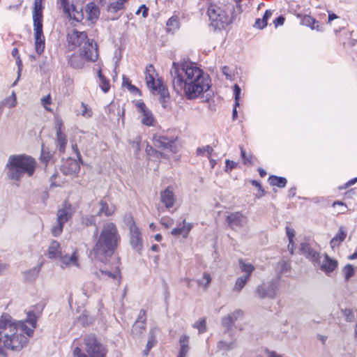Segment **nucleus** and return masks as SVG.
Instances as JSON below:
<instances>
[{"mask_svg":"<svg viewBox=\"0 0 357 357\" xmlns=\"http://www.w3.org/2000/svg\"><path fill=\"white\" fill-rule=\"evenodd\" d=\"M81 108H82L81 114L82 116H84L85 118L91 117V116L93 114V112H92L91 109L88 107L87 105H86L83 102H81Z\"/></svg>","mask_w":357,"mask_h":357,"instance_id":"de8ad7c7","label":"nucleus"},{"mask_svg":"<svg viewBox=\"0 0 357 357\" xmlns=\"http://www.w3.org/2000/svg\"><path fill=\"white\" fill-rule=\"evenodd\" d=\"M192 228V225L183 220L182 223H179L176 228L172 230L171 234L175 236L182 235L183 237L186 238Z\"/></svg>","mask_w":357,"mask_h":357,"instance_id":"aec40b11","label":"nucleus"},{"mask_svg":"<svg viewBox=\"0 0 357 357\" xmlns=\"http://www.w3.org/2000/svg\"><path fill=\"white\" fill-rule=\"evenodd\" d=\"M136 106L139 109V112L142 114V123L146 126H152L154 123V117L149 109L146 105L143 102H139L136 104Z\"/></svg>","mask_w":357,"mask_h":357,"instance_id":"2eb2a0df","label":"nucleus"},{"mask_svg":"<svg viewBox=\"0 0 357 357\" xmlns=\"http://www.w3.org/2000/svg\"><path fill=\"white\" fill-rule=\"evenodd\" d=\"M96 218L95 215H84L82 216L81 218L82 224L89 227L96 225Z\"/></svg>","mask_w":357,"mask_h":357,"instance_id":"a18cd8bd","label":"nucleus"},{"mask_svg":"<svg viewBox=\"0 0 357 357\" xmlns=\"http://www.w3.org/2000/svg\"><path fill=\"white\" fill-rule=\"evenodd\" d=\"M278 287L277 282L270 281L258 285L255 290V294L260 298H274L276 296Z\"/></svg>","mask_w":357,"mask_h":357,"instance_id":"6e6552de","label":"nucleus"},{"mask_svg":"<svg viewBox=\"0 0 357 357\" xmlns=\"http://www.w3.org/2000/svg\"><path fill=\"white\" fill-rule=\"evenodd\" d=\"M79 53L87 61L94 62L98 58V45L93 40L88 38L79 48Z\"/></svg>","mask_w":357,"mask_h":357,"instance_id":"1a4fd4ad","label":"nucleus"},{"mask_svg":"<svg viewBox=\"0 0 357 357\" xmlns=\"http://www.w3.org/2000/svg\"><path fill=\"white\" fill-rule=\"evenodd\" d=\"M234 323L231 316L227 315L222 319V324L227 330H229Z\"/></svg>","mask_w":357,"mask_h":357,"instance_id":"3c124183","label":"nucleus"},{"mask_svg":"<svg viewBox=\"0 0 357 357\" xmlns=\"http://www.w3.org/2000/svg\"><path fill=\"white\" fill-rule=\"evenodd\" d=\"M222 73L225 75L226 79H231L234 75L233 72L230 70L228 66H223L222 68Z\"/></svg>","mask_w":357,"mask_h":357,"instance_id":"bf43d9fd","label":"nucleus"},{"mask_svg":"<svg viewBox=\"0 0 357 357\" xmlns=\"http://www.w3.org/2000/svg\"><path fill=\"white\" fill-rule=\"evenodd\" d=\"M241 154L245 164L251 163V155H247L243 147H241Z\"/></svg>","mask_w":357,"mask_h":357,"instance_id":"680f3d73","label":"nucleus"},{"mask_svg":"<svg viewBox=\"0 0 357 357\" xmlns=\"http://www.w3.org/2000/svg\"><path fill=\"white\" fill-rule=\"evenodd\" d=\"M243 314V312L241 310H236L232 313L229 314V316L232 317V320L235 322L239 317H242Z\"/></svg>","mask_w":357,"mask_h":357,"instance_id":"052dcab7","label":"nucleus"},{"mask_svg":"<svg viewBox=\"0 0 357 357\" xmlns=\"http://www.w3.org/2000/svg\"><path fill=\"white\" fill-rule=\"evenodd\" d=\"M268 181L271 185L278 188H284L287 182L284 177L277 176H270Z\"/></svg>","mask_w":357,"mask_h":357,"instance_id":"e433bc0d","label":"nucleus"},{"mask_svg":"<svg viewBox=\"0 0 357 357\" xmlns=\"http://www.w3.org/2000/svg\"><path fill=\"white\" fill-rule=\"evenodd\" d=\"M160 200L167 209L174 206L176 201V197L172 186L167 187L164 190L160 192Z\"/></svg>","mask_w":357,"mask_h":357,"instance_id":"4468645a","label":"nucleus"},{"mask_svg":"<svg viewBox=\"0 0 357 357\" xmlns=\"http://www.w3.org/2000/svg\"><path fill=\"white\" fill-rule=\"evenodd\" d=\"M213 149L210 146H206L203 147H199L197 149V155H204L205 153H207V156L208 157L211 153L213 152Z\"/></svg>","mask_w":357,"mask_h":357,"instance_id":"603ef678","label":"nucleus"},{"mask_svg":"<svg viewBox=\"0 0 357 357\" xmlns=\"http://www.w3.org/2000/svg\"><path fill=\"white\" fill-rule=\"evenodd\" d=\"M127 0H116L110 3L107 7V11L111 13H116L123 8L124 3Z\"/></svg>","mask_w":357,"mask_h":357,"instance_id":"4c0bfd02","label":"nucleus"},{"mask_svg":"<svg viewBox=\"0 0 357 357\" xmlns=\"http://www.w3.org/2000/svg\"><path fill=\"white\" fill-rule=\"evenodd\" d=\"M300 252L314 266L320 264L321 255L319 251V245L316 242L310 240L302 242L300 244Z\"/></svg>","mask_w":357,"mask_h":357,"instance_id":"423d86ee","label":"nucleus"},{"mask_svg":"<svg viewBox=\"0 0 357 357\" xmlns=\"http://www.w3.org/2000/svg\"><path fill=\"white\" fill-rule=\"evenodd\" d=\"M153 92H156L160 95V102L165 103L166 100L169 98V91L167 88L162 84V80L157 79V84L154 88L151 89Z\"/></svg>","mask_w":357,"mask_h":357,"instance_id":"5701e85b","label":"nucleus"},{"mask_svg":"<svg viewBox=\"0 0 357 357\" xmlns=\"http://www.w3.org/2000/svg\"><path fill=\"white\" fill-rule=\"evenodd\" d=\"M88 38L85 31H79L76 29H73L67 34L68 48L70 50H73L77 47L80 48Z\"/></svg>","mask_w":357,"mask_h":357,"instance_id":"9d476101","label":"nucleus"},{"mask_svg":"<svg viewBox=\"0 0 357 357\" xmlns=\"http://www.w3.org/2000/svg\"><path fill=\"white\" fill-rule=\"evenodd\" d=\"M167 30L168 32L174 33L180 27L179 17L176 15H174L167 22Z\"/></svg>","mask_w":357,"mask_h":357,"instance_id":"2f4dec72","label":"nucleus"},{"mask_svg":"<svg viewBox=\"0 0 357 357\" xmlns=\"http://www.w3.org/2000/svg\"><path fill=\"white\" fill-rule=\"evenodd\" d=\"M342 313L343 316L345 317V320L348 322H351L354 321L355 317L354 314L351 309H344L342 310Z\"/></svg>","mask_w":357,"mask_h":357,"instance_id":"09e8293b","label":"nucleus"},{"mask_svg":"<svg viewBox=\"0 0 357 357\" xmlns=\"http://www.w3.org/2000/svg\"><path fill=\"white\" fill-rule=\"evenodd\" d=\"M61 255V249L59 242L52 241L48 248L47 255L50 259H56Z\"/></svg>","mask_w":357,"mask_h":357,"instance_id":"a878e982","label":"nucleus"},{"mask_svg":"<svg viewBox=\"0 0 357 357\" xmlns=\"http://www.w3.org/2000/svg\"><path fill=\"white\" fill-rule=\"evenodd\" d=\"M36 327V317L29 312L25 322H16L8 314L0 317V336H2L3 347L9 350L19 351L28 343Z\"/></svg>","mask_w":357,"mask_h":357,"instance_id":"f03ea898","label":"nucleus"},{"mask_svg":"<svg viewBox=\"0 0 357 357\" xmlns=\"http://www.w3.org/2000/svg\"><path fill=\"white\" fill-rule=\"evenodd\" d=\"M35 47L38 54H40L45 50V36L43 32V24H33Z\"/></svg>","mask_w":357,"mask_h":357,"instance_id":"ddd939ff","label":"nucleus"},{"mask_svg":"<svg viewBox=\"0 0 357 357\" xmlns=\"http://www.w3.org/2000/svg\"><path fill=\"white\" fill-rule=\"evenodd\" d=\"M337 266V262L335 259H331L327 255H325L324 259L322 261H320V264L316 267H319L320 269L328 274L333 272Z\"/></svg>","mask_w":357,"mask_h":357,"instance_id":"6ab92c4d","label":"nucleus"},{"mask_svg":"<svg viewBox=\"0 0 357 357\" xmlns=\"http://www.w3.org/2000/svg\"><path fill=\"white\" fill-rule=\"evenodd\" d=\"M226 221L232 229H236L244 227L248 222V218L241 212H235L229 214Z\"/></svg>","mask_w":357,"mask_h":357,"instance_id":"f8f14e48","label":"nucleus"},{"mask_svg":"<svg viewBox=\"0 0 357 357\" xmlns=\"http://www.w3.org/2000/svg\"><path fill=\"white\" fill-rule=\"evenodd\" d=\"M238 264H239V267H240L241 270L243 272L245 273V274L244 275H248V278L250 279L252 273L255 269V266L250 263L245 262V261H244L242 259H240L238 260Z\"/></svg>","mask_w":357,"mask_h":357,"instance_id":"72a5a7b5","label":"nucleus"},{"mask_svg":"<svg viewBox=\"0 0 357 357\" xmlns=\"http://www.w3.org/2000/svg\"><path fill=\"white\" fill-rule=\"evenodd\" d=\"M347 234L343 230L342 227L339 229V232L331 239L330 244L333 248L338 246L346 238Z\"/></svg>","mask_w":357,"mask_h":357,"instance_id":"f704fd0d","label":"nucleus"},{"mask_svg":"<svg viewBox=\"0 0 357 357\" xmlns=\"http://www.w3.org/2000/svg\"><path fill=\"white\" fill-rule=\"evenodd\" d=\"M251 183H252V184L253 185L259 188V191L261 192V194L259 196V197H261L264 196V190L262 189V187H261V184L258 181H255V180L252 181Z\"/></svg>","mask_w":357,"mask_h":357,"instance_id":"338daca9","label":"nucleus"},{"mask_svg":"<svg viewBox=\"0 0 357 357\" xmlns=\"http://www.w3.org/2000/svg\"><path fill=\"white\" fill-rule=\"evenodd\" d=\"M234 5L229 0H211L207 15L215 29H222L232 22Z\"/></svg>","mask_w":357,"mask_h":357,"instance_id":"39448f33","label":"nucleus"},{"mask_svg":"<svg viewBox=\"0 0 357 357\" xmlns=\"http://www.w3.org/2000/svg\"><path fill=\"white\" fill-rule=\"evenodd\" d=\"M236 165H237L236 162H235L232 160H226L225 171L226 172H229L234 168H235L236 167Z\"/></svg>","mask_w":357,"mask_h":357,"instance_id":"4d7b16f0","label":"nucleus"},{"mask_svg":"<svg viewBox=\"0 0 357 357\" xmlns=\"http://www.w3.org/2000/svg\"><path fill=\"white\" fill-rule=\"evenodd\" d=\"M84 58L79 54H73L70 56L68 63L71 67L75 69H82L84 66Z\"/></svg>","mask_w":357,"mask_h":357,"instance_id":"bb28decb","label":"nucleus"},{"mask_svg":"<svg viewBox=\"0 0 357 357\" xmlns=\"http://www.w3.org/2000/svg\"><path fill=\"white\" fill-rule=\"evenodd\" d=\"M40 266H35L24 273V278L27 281H33L40 272Z\"/></svg>","mask_w":357,"mask_h":357,"instance_id":"58836bf2","label":"nucleus"},{"mask_svg":"<svg viewBox=\"0 0 357 357\" xmlns=\"http://www.w3.org/2000/svg\"><path fill=\"white\" fill-rule=\"evenodd\" d=\"M337 205L342 206L341 210L337 212L338 213H345V211H347V206L344 203H342V202L336 201V202H335L333 204V207H335Z\"/></svg>","mask_w":357,"mask_h":357,"instance_id":"69168bd1","label":"nucleus"},{"mask_svg":"<svg viewBox=\"0 0 357 357\" xmlns=\"http://www.w3.org/2000/svg\"><path fill=\"white\" fill-rule=\"evenodd\" d=\"M120 240L116 225L113 222L104 224L93 248L96 258L104 262L113 255Z\"/></svg>","mask_w":357,"mask_h":357,"instance_id":"7ed1b4c3","label":"nucleus"},{"mask_svg":"<svg viewBox=\"0 0 357 357\" xmlns=\"http://www.w3.org/2000/svg\"><path fill=\"white\" fill-rule=\"evenodd\" d=\"M301 23L305 26H310L312 29L321 31V26L319 22L310 15H305L301 20Z\"/></svg>","mask_w":357,"mask_h":357,"instance_id":"7c9ffc66","label":"nucleus"},{"mask_svg":"<svg viewBox=\"0 0 357 357\" xmlns=\"http://www.w3.org/2000/svg\"><path fill=\"white\" fill-rule=\"evenodd\" d=\"M42 1L35 0L34 8L33 11V24H43V12H42Z\"/></svg>","mask_w":357,"mask_h":357,"instance_id":"b1692460","label":"nucleus"},{"mask_svg":"<svg viewBox=\"0 0 357 357\" xmlns=\"http://www.w3.org/2000/svg\"><path fill=\"white\" fill-rule=\"evenodd\" d=\"M6 104L8 107H13L16 105V97L14 93L11 96H9L6 99Z\"/></svg>","mask_w":357,"mask_h":357,"instance_id":"13d9d810","label":"nucleus"},{"mask_svg":"<svg viewBox=\"0 0 357 357\" xmlns=\"http://www.w3.org/2000/svg\"><path fill=\"white\" fill-rule=\"evenodd\" d=\"M153 146L159 149L169 150L175 152L174 139L161 135H155L153 137Z\"/></svg>","mask_w":357,"mask_h":357,"instance_id":"9b49d317","label":"nucleus"},{"mask_svg":"<svg viewBox=\"0 0 357 357\" xmlns=\"http://www.w3.org/2000/svg\"><path fill=\"white\" fill-rule=\"evenodd\" d=\"M273 12L271 10H266L261 19L256 20L254 26L262 29L267 25L268 19L272 16Z\"/></svg>","mask_w":357,"mask_h":357,"instance_id":"473e14b6","label":"nucleus"},{"mask_svg":"<svg viewBox=\"0 0 357 357\" xmlns=\"http://www.w3.org/2000/svg\"><path fill=\"white\" fill-rule=\"evenodd\" d=\"M56 142L59 152H64L67 144L66 135L64 133H56Z\"/></svg>","mask_w":357,"mask_h":357,"instance_id":"a19ab883","label":"nucleus"},{"mask_svg":"<svg viewBox=\"0 0 357 357\" xmlns=\"http://www.w3.org/2000/svg\"><path fill=\"white\" fill-rule=\"evenodd\" d=\"M73 354H74V356L75 357H89L87 354H86L84 351L82 350V349H80L79 347H76L75 349H74V351H73Z\"/></svg>","mask_w":357,"mask_h":357,"instance_id":"e2e57ef3","label":"nucleus"},{"mask_svg":"<svg viewBox=\"0 0 357 357\" xmlns=\"http://www.w3.org/2000/svg\"><path fill=\"white\" fill-rule=\"evenodd\" d=\"M130 243L131 247L137 251L142 249V236L138 227H132V229L130 230Z\"/></svg>","mask_w":357,"mask_h":357,"instance_id":"dca6fc26","label":"nucleus"},{"mask_svg":"<svg viewBox=\"0 0 357 357\" xmlns=\"http://www.w3.org/2000/svg\"><path fill=\"white\" fill-rule=\"evenodd\" d=\"M170 75L174 90L189 100L197 98L211 86L208 75L190 62H173Z\"/></svg>","mask_w":357,"mask_h":357,"instance_id":"f257e3e1","label":"nucleus"},{"mask_svg":"<svg viewBox=\"0 0 357 357\" xmlns=\"http://www.w3.org/2000/svg\"><path fill=\"white\" fill-rule=\"evenodd\" d=\"M188 342L189 337L188 335H183L180 337L179 343L181 348L177 357H186L189 351Z\"/></svg>","mask_w":357,"mask_h":357,"instance_id":"c756f323","label":"nucleus"},{"mask_svg":"<svg viewBox=\"0 0 357 357\" xmlns=\"http://www.w3.org/2000/svg\"><path fill=\"white\" fill-rule=\"evenodd\" d=\"M284 22V17L283 16H279L274 20V24L277 26L278 25H282Z\"/></svg>","mask_w":357,"mask_h":357,"instance_id":"774afa93","label":"nucleus"},{"mask_svg":"<svg viewBox=\"0 0 357 357\" xmlns=\"http://www.w3.org/2000/svg\"><path fill=\"white\" fill-rule=\"evenodd\" d=\"M193 326L198 329L199 333H204L206 331V330L205 319H202L201 321H196L194 324Z\"/></svg>","mask_w":357,"mask_h":357,"instance_id":"864d4df0","label":"nucleus"},{"mask_svg":"<svg viewBox=\"0 0 357 357\" xmlns=\"http://www.w3.org/2000/svg\"><path fill=\"white\" fill-rule=\"evenodd\" d=\"M286 233L287 236H288L289 241H290V243H291L292 240L294 238L295 236V231L294 229L290 228L289 227H286Z\"/></svg>","mask_w":357,"mask_h":357,"instance_id":"0e129e2a","label":"nucleus"},{"mask_svg":"<svg viewBox=\"0 0 357 357\" xmlns=\"http://www.w3.org/2000/svg\"><path fill=\"white\" fill-rule=\"evenodd\" d=\"M249 280L250 279L248 278V275H242L241 277H238L235 282L234 286L233 287V291L240 292Z\"/></svg>","mask_w":357,"mask_h":357,"instance_id":"ea45409f","label":"nucleus"},{"mask_svg":"<svg viewBox=\"0 0 357 357\" xmlns=\"http://www.w3.org/2000/svg\"><path fill=\"white\" fill-rule=\"evenodd\" d=\"M98 76L100 79V87L104 93H107L110 87L109 80L102 74L101 70H98Z\"/></svg>","mask_w":357,"mask_h":357,"instance_id":"79ce46f5","label":"nucleus"},{"mask_svg":"<svg viewBox=\"0 0 357 357\" xmlns=\"http://www.w3.org/2000/svg\"><path fill=\"white\" fill-rule=\"evenodd\" d=\"M158 328H153L149 332V340L146 344V349L144 351V354L147 355L149 350L155 345L157 340L155 338V333Z\"/></svg>","mask_w":357,"mask_h":357,"instance_id":"c9c22d12","label":"nucleus"},{"mask_svg":"<svg viewBox=\"0 0 357 357\" xmlns=\"http://www.w3.org/2000/svg\"><path fill=\"white\" fill-rule=\"evenodd\" d=\"M96 276L100 279H117L119 277L120 271L118 268H116L113 271L100 270L98 272L95 273Z\"/></svg>","mask_w":357,"mask_h":357,"instance_id":"cd10ccee","label":"nucleus"},{"mask_svg":"<svg viewBox=\"0 0 357 357\" xmlns=\"http://www.w3.org/2000/svg\"><path fill=\"white\" fill-rule=\"evenodd\" d=\"M71 216L72 212L70 204L68 205V207L67 204H65L63 208L58 210L56 225L52 229L53 236H58L61 234L63 225L68 221Z\"/></svg>","mask_w":357,"mask_h":357,"instance_id":"0eeeda50","label":"nucleus"},{"mask_svg":"<svg viewBox=\"0 0 357 357\" xmlns=\"http://www.w3.org/2000/svg\"><path fill=\"white\" fill-rule=\"evenodd\" d=\"M123 221L127 227H129V229H132V227L136 228L138 227L132 216L130 213H126L123 217Z\"/></svg>","mask_w":357,"mask_h":357,"instance_id":"49530a36","label":"nucleus"},{"mask_svg":"<svg viewBox=\"0 0 357 357\" xmlns=\"http://www.w3.org/2000/svg\"><path fill=\"white\" fill-rule=\"evenodd\" d=\"M99 205L100 208L98 212L99 215L109 216L113 215L116 211V206L112 204H109L105 199H102L99 202Z\"/></svg>","mask_w":357,"mask_h":357,"instance_id":"4be33fe9","label":"nucleus"},{"mask_svg":"<svg viewBox=\"0 0 357 357\" xmlns=\"http://www.w3.org/2000/svg\"><path fill=\"white\" fill-rule=\"evenodd\" d=\"M36 160L27 155H13L6 164L7 176L13 181H20L24 175L32 176L36 171Z\"/></svg>","mask_w":357,"mask_h":357,"instance_id":"20e7f679","label":"nucleus"},{"mask_svg":"<svg viewBox=\"0 0 357 357\" xmlns=\"http://www.w3.org/2000/svg\"><path fill=\"white\" fill-rule=\"evenodd\" d=\"M145 311L144 310H140L139 314V318L138 320H137L132 327V333L135 336L140 335L143 331L145 330Z\"/></svg>","mask_w":357,"mask_h":357,"instance_id":"a211bd4d","label":"nucleus"},{"mask_svg":"<svg viewBox=\"0 0 357 357\" xmlns=\"http://www.w3.org/2000/svg\"><path fill=\"white\" fill-rule=\"evenodd\" d=\"M155 70L152 65H149L146 68L145 79L149 89L154 88L157 84V80H155Z\"/></svg>","mask_w":357,"mask_h":357,"instance_id":"393cba45","label":"nucleus"},{"mask_svg":"<svg viewBox=\"0 0 357 357\" xmlns=\"http://www.w3.org/2000/svg\"><path fill=\"white\" fill-rule=\"evenodd\" d=\"M203 278L206 280V282L204 283H202V282L200 280H198L197 283L199 285H202L204 289H207L211 282V277L209 273H204Z\"/></svg>","mask_w":357,"mask_h":357,"instance_id":"5fc2aeb1","label":"nucleus"},{"mask_svg":"<svg viewBox=\"0 0 357 357\" xmlns=\"http://www.w3.org/2000/svg\"><path fill=\"white\" fill-rule=\"evenodd\" d=\"M59 257L61 262V266L63 268L70 266H79L77 250H73L70 255L61 254Z\"/></svg>","mask_w":357,"mask_h":357,"instance_id":"f3484780","label":"nucleus"},{"mask_svg":"<svg viewBox=\"0 0 357 357\" xmlns=\"http://www.w3.org/2000/svg\"><path fill=\"white\" fill-rule=\"evenodd\" d=\"M80 167L75 160H68L62 165V172L66 175H73L79 171Z\"/></svg>","mask_w":357,"mask_h":357,"instance_id":"412c9836","label":"nucleus"},{"mask_svg":"<svg viewBox=\"0 0 357 357\" xmlns=\"http://www.w3.org/2000/svg\"><path fill=\"white\" fill-rule=\"evenodd\" d=\"M61 8H62L65 14L69 17L71 16V10H75V6L73 4L70 5L68 0H59Z\"/></svg>","mask_w":357,"mask_h":357,"instance_id":"37998d69","label":"nucleus"},{"mask_svg":"<svg viewBox=\"0 0 357 357\" xmlns=\"http://www.w3.org/2000/svg\"><path fill=\"white\" fill-rule=\"evenodd\" d=\"M236 343L234 341L227 342L221 340L218 344V347L220 350H230L235 347Z\"/></svg>","mask_w":357,"mask_h":357,"instance_id":"c03bdc74","label":"nucleus"},{"mask_svg":"<svg viewBox=\"0 0 357 357\" xmlns=\"http://www.w3.org/2000/svg\"><path fill=\"white\" fill-rule=\"evenodd\" d=\"M86 11L88 14V19L91 21L97 20L100 14L98 7L93 2L87 4Z\"/></svg>","mask_w":357,"mask_h":357,"instance_id":"c85d7f7f","label":"nucleus"},{"mask_svg":"<svg viewBox=\"0 0 357 357\" xmlns=\"http://www.w3.org/2000/svg\"><path fill=\"white\" fill-rule=\"evenodd\" d=\"M241 91V89L239 87V86L238 84H235L234 86V96H235L236 106L239 105V98H240Z\"/></svg>","mask_w":357,"mask_h":357,"instance_id":"6e6d98bb","label":"nucleus"},{"mask_svg":"<svg viewBox=\"0 0 357 357\" xmlns=\"http://www.w3.org/2000/svg\"><path fill=\"white\" fill-rule=\"evenodd\" d=\"M343 272L344 273V278L346 280H349L351 276L354 274V268L351 264H347L344 269Z\"/></svg>","mask_w":357,"mask_h":357,"instance_id":"8fccbe9b","label":"nucleus"}]
</instances>
